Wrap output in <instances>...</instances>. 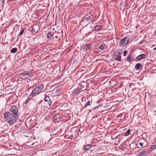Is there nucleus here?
Instances as JSON below:
<instances>
[{
    "mask_svg": "<svg viewBox=\"0 0 156 156\" xmlns=\"http://www.w3.org/2000/svg\"><path fill=\"white\" fill-rule=\"evenodd\" d=\"M9 113L5 112L3 114V116L5 119L7 120V123L9 126H11L14 124L16 122V120L18 117H14L12 115L8 114Z\"/></svg>",
    "mask_w": 156,
    "mask_h": 156,
    "instance_id": "obj_1",
    "label": "nucleus"
},
{
    "mask_svg": "<svg viewBox=\"0 0 156 156\" xmlns=\"http://www.w3.org/2000/svg\"><path fill=\"white\" fill-rule=\"evenodd\" d=\"M9 112H6L9 113V114L12 115L14 117H19V113L18 112V109L16 105L12 106L9 110Z\"/></svg>",
    "mask_w": 156,
    "mask_h": 156,
    "instance_id": "obj_2",
    "label": "nucleus"
},
{
    "mask_svg": "<svg viewBox=\"0 0 156 156\" xmlns=\"http://www.w3.org/2000/svg\"><path fill=\"white\" fill-rule=\"evenodd\" d=\"M44 85L43 84H40L36 87L33 91V94L37 95L42 91L44 88Z\"/></svg>",
    "mask_w": 156,
    "mask_h": 156,
    "instance_id": "obj_3",
    "label": "nucleus"
},
{
    "mask_svg": "<svg viewBox=\"0 0 156 156\" xmlns=\"http://www.w3.org/2000/svg\"><path fill=\"white\" fill-rule=\"evenodd\" d=\"M129 37L126 36L123 39H122L119 42L120 45L122 47L126 45L128 43L129 40Z\"/></svg>",
    "mask_w": 156,
    "mask_h": 156,
    "instance_id": "obj_4",
    "label": "nucleus"
},
{
    "mask_svg": "<svg viewBox=\"0 0 156 156\" xmlns=\"http://www.w3.org/2000/svg\"><path fill=\"white\" fill-rule=\"evenodd\" d=\"M91 16L87 17L86 16H85L82 19L81 22L84 24H86L88 23L89 20L91 19Z\"/></svg>",
    "mask_w": 156,
    "mask_h": 156,
    "instance_id": "obj_5",
    "label": "nucleus"
},
{
    "mask_svg": "<svg viewBox=\"0 0 156 156\" xmlns=\"http://www.w3.org/2000/svg\"><path fill=\"white\" fill-rule=\"evenodd\" d=\"M122 52L119 50H115L112 54V56L113 58H115L119 55H121Z\"/></svg>",
    "mask_w": 156,
    "mask_h": 156,
    "instance_id": "obj_6",
    "label": "nucleus"
},
{
    "mask_svg": "<svg viewBox=\"0 0 156 156\" xmlns=\"http://www.w3.org/2000/svg\"><path fill=\"white\" fill-rule=\"evenodd\" d=\"M44 100L45 101V104L47 106H50L51 104V101L49 97H46L44 98Z\"/></svg>",
    "mask_w": 156,
    "mask_h": 156,
    "instance_id": "obj_7",
    "label": "nucleus"
},
{
    "mask_svg": "<svg viewBox=\"0 0 156 156\" xmlns=\"http://www.w3.org/2000/svg\"><path fill=\"white\" fill-rule=\"evenodd\" d=\"M91 47V45L90 44H85L82 46L83 50L84 51H86L89 50Z\"/></svg>",
    "mask_w": 156,
    "mask_h": 156,
    "instance_id": "obj_8",
    "label": "nucleus"
},
{
    "mask_svg": "<svg viewBox=\"0 0 156 156\" xmlns=\"http://www.w3.org/2000/svg\"><path fill=\"white\" fill-rule=\"evenodd\" d=\"M146 57V55L142 54L139 55L136 58V59L137 60H140L141 59H144Z\"/></svg>",
    "mask_w": 156,
    "mask_h": 156,
    "instance_id": "obj_9",
    "label": "nucleus"
},
{
    "mask_svg": "<svg viewBox=\"0 0 156 156\" xmlns=\"http://www.w3.org/2000/svg\"><path fill=\"white\" fill-rule=\"evenodd\" d=\"M38 26L37 25H35L33 26L32 29V32H37L38 31Z\"/></svg>",
    "mask_w": 156,
    "mask_h": 156,
    "instance_id": "obj_10",
    "label": "nucleus"
},
{
    "mask_svg": "<svg viewBox=\"0 0 156 156\" xmlns=\"http://www.w3.org/2000/svg\"><path fill=\"white\" fill-rule=\"evenodd\" d=\"M80 90L79 89H77L73 91L72 92V95L75 96L78 95L80 93Z\"/></svg>",
    "mask_w": 156,
    "mask_h": 156,
    "instance_id": "obj_11",
    "label": "nucleus"
},
{
    "mask_svg": "<svg viewBox=\"0 0 156 156\" xmlns=\"http://www.w3.org/2000/svg\"><path fill=\"white\" fill-rule=\"evenodd\" d=\"M92 145L91 144H88L86 145L83 147V150L84 151H87L91 147Z\"/></svg>",
    "mask_w": 156,
    "mask_h": 156,
    "instance_id": "obj_12",
    "label": "nucleus"
},
{
    "mask_svg": "<svg viewBox=\"0 0 156 156\" xmlns=\"http://www.w3.org/2000/svg\"><path fill=\"white\" fill-rule=\"evenodd\" d=\"M35 96V94H33V92H32L31 94L29 95V97H28V98L26 100V101H29L33 97Z\"/></svg>",
    "mask_w": 156,
    "mask_h": 156,
    "instance_id": "obj_13",
    "label": "nucleus"
},
{
    "mask_svg": "<svg viewBox=\"0 0 156 156\" xmlns=\"http://www.w3.org/2000/svg\"><path fill=\"white\" fill-rule=\"evenodd\" d=\"M141 66V64L140 63H138L136 64L135 66L136 69L137 70H139Z\"/></svg>",
    "mask_w": 156,
    "mask_h": 156,
    "instance_id": "obj_14",
    "label": "nucleus"
},
{
    "mask_svg": "<svg viewBox=\"0 0 156 156\" xmlns=\"http://www.w3.org/2000/svg\"><path fill=\"white\" fill-rule=\"evenodd\" d=\"M146 153H147L146 151H142L140 152L139 153V156H141L144 155H145Z\"/></svg>",
    "mask_w": 156,
    "mask_h": 156,
    "instance_id": "obj_15",
    "label": "nucleus"
},
{
    "mask_svg": "<svg viewBox=\"0 0 156 156\" xmlns=\"http://www.w3.org/2000/svg\"><path fill=\"white\" fill-rule=\"evenodd\" d=\"M127 60L130 62H131L133 61V59H132L131 55H129L127 58Z\"/></svg>",
    "mask_w": 156,
    "mask_h": 156,
    "instance_id": "obj_16",
    "label": "nucleus"
},
{
    "mask_svg": "<svg viewBox=\"0 0 156 156\" xmlns=\"http://www.w3.org/2000/svg\"><path fill=\"white\" fill-rule=\"evenodd\" d=\"M59 115L58 114H56L53 117V119L55 120H57L58 119H59Z\"/></svg>",
    "mask_w": 156,
    "mask_h": 156,
    "instance_id": "obj_17",
    "label": "nucleus"
},
{
    "mask_svg": "<svg viewBox=\"0 0 156 156\" xmlns=\"http://www.w3.org/2000/svg\"><path fill=\"white\" fill-rule=\"evenodd\" d=\"M17 51V48H12L11 51L12 53H14L16 52Z\"/></svg>",
    "mask_w": 156,
    "mask_h": 156,
    "instance_id": "obj_18",
    "label": "nucleus"
},
{
    "mask_svg": "<svg viewBox=\"0 0 156 156\" xmlns=\"http://www.w3.org/2000/svg\"><path fill=\"white\" fill-rule=\"evenodd\" d=\"M90 105V101H88L86 104L84 105V106L83 108H84L87 107V106Z\"/></svg>",
    "mask_w": 156,
    "mask_h": 156,
    "instance_id": "obj_19",
    "label": "nucleus"
},
{
    "mask_svg": "<svg viewBox=\"0 0 156 156\" xmlns=\"http://www.w3.org/2000/svg\"><path fill=\"white\" fill-rule=\"evenodd\" d=\"M101 27L100 26L97 25L94 28V30H98L100 29Z\"/></svg>",
    "mask_w": 156,
    "mask_h": 156,
    "instance_id": "obj_20",
    "label": "nucleus"
},
{
    "mask_svg": "<svg viewBox=\"0 0 156 156\" xmlns=\"http://www.w3.org/2000/svg\"><path fill=\"white\" fill-rule=\"evenodd\" d=\"M52 34L51 32H49L47 34V37L48 39H51Z\"/></svg>",
    "mask_w": 156,
    "mask_h": 156,
    "instance_id": "obj_21",
    "label": "nucleus"
},
{
    "mask_svg": "<svg viewBox=\"0 0 156 156\" xmlns=\"http://www.w3.org/2000/svg\"><path fill=\"white\" fill-rule=\"evenodd\" d=\"M130 129H128L126 132L125 134V136H128L129 135V134H130Z\"/></svg>",
    "mask_w": 156,
    "mask_h": 156,
    "instance_id": "obj_22",
    "label": "nucleus"
},
{
    "mask_svg": "<svg viewBox=\"0 0 156 156\" xmlns=\"http://www.w3.org/2000/svg\"><path fill=\"white\" fill-rule=\"evenodd\" d=\"M155 149H156V145H153L151 146V151H152Z\"/></svg>",
    "mask_w": 156,
    "mask_h": 156,
    "instance_id": "obj_23",
    "label": "nucleus"
},
{
    "mask_svg": "<svg viewBox=\"0 0 156 156\" xmlns=\"http://www.w3.org/2000/svg\"><path fill=\"white\" fill-rule=\"evenodd\" d=\"M24 32V29L23 28L21 30V32L19 33L18 36H22L23 35Z\"/></svg>",
    "mask_w": 156,
    "mask_h": 156,
    "instance_id": "obj_24",
    "label": "nucleus"
},
{
    "mask_svg": "<svg viewBox=\"0 0 156 156\" xmlns=\"http://www.w3.org/2000/svg\"><path fill=\"white\" fill-rule=\"evenodd\" d=\"M121 55H119V56H117V57L115 58V60L118 61H120L121 59Z\"/></svg>",
    "mask_w": 156,
    "mask_h": 156,
    "instance_id": "obj_25",
    "label": "nucleus"
},
{
    "mask_svg": "<svg viewBox=\"0 0 156 156\" xmlns=\"http://www.w3.org/2000/svg\"><path fill=\"white\" fill-rule=\"evenodd\" d=\"M33 74L31 73H27V76L30 77H32L33 76Z\"/></svg>",
    "mask_w": 156,
    "mask_h": 156,
    "instance_id": "obj_26",
    "label": "nucleus"
},
{
    "mask_svg": "<svg viewBox=\"0 0 156 156\" xmlns=\"http://www.w3.org/2000/svg\"><path fill=\"white\" fill-rule=\"evenodd\" d=\"M152 69L153 70V72L154 73H156V67L153 66L152 68Z\"/></svg>",
    "mask_w": 156,
    "mask_h": 156,
    "instance_id": "obj_27",
    "label": "nucleus"
},
{
    "mask_svg": "<svg viewBox=\"0 0 156 156\" xmlns=\"http://www.w3.org/2000/svg\"><path fill=\"white\" fill-rule=\"evenodd\" d=\"M118 136L119 135H117L115 137L113 136H112V139L113 140H115L118 138Z\"/></svg>",
    "mask_w": 156,
    "mask_h": 156,
    "instance_id": "obj_28",
    "label": "nucleus"
},
{
    "mask_svg": "<svg viewBox=\"0 0 156 156\" xmlns=\"http://www.w3.org/2000/svg\"><path fill=\"white\" fill-rule=\"evenodd\" d=\"M20 75L21 76H27V73H21Z\"/></svg>",
    "mask_w": 156,
    "mask_h": 156,
    "instance_id": "obj_29",
    "label": "nucleus"
},
{
    "mask_svg": "<svg viewBox=\"0 0 156 156\" xmlns=\"http://www.w3.org/2000/svg\"><path fill=\"white\" fill-rule=\"evenodd\" d=\"M127 53V51L126 50H125L123 53V55L124 56H125L126 55Z\"/></svg>",
    "mask_w": 156,
    "mask_h": 156,
    "instance_id": "obj_30",
    "label": "nucleus"
},
{
    "mask_svg": "<svg viewBox=\"0 0 156 156\" xmlns=\"http://www.w3.org/2000/svg\"><path fill=\"white\" fill-rule=\"evenodd\" d=\"M104 46L103 45H101L99 46V48L100 50H103Z\"/></svg>",
    "mask_w": 156,
    "mask_h": 156,
    "instance_id": "obj_31",
    "label": "nucleus"
},
{
    "mask_svg": "<svg viewBox=\"0 0 156 156\" xmlns=\"http://www.w3.org/2000/svg\"><path fill=\"white\" fill-rule=\"evenodd\" d=\"M146 41V40H143L142 41H141L139 44V45H140L144 43Z\"/></svg>",
    "mask_w": 156,
    "mask_h": 156,
    "instance_id": "obj_32",
    "label": "nucleus"
},
{
    "mask_svg": "<svg viewBox=\"0 0 156 156\" xmlns=\"http://www.w3.org/2000/svg\"><path fill=\"white\" fill-rule=\"evenodd\" d=\"M80 89H82L84 87V86L83 85H81L80 86Z\"/></svg>",
    "mask_w": 156,
    "mask_h": 156,
    "instance_id": "obj_33",
    "label": "nucleus"
},
{
    "mask_svg": "<svg viewBox=\"0 0 156 156\" xmlns=\"http://www.w3.org/2000/svg\"><path fill=\"white\" fill-rule=\"evenodd\" d=\"M139 144L140 146H143V144L141 142H140L139 143Z\"/></svg>",
    "mask_w": 156,
    "mask_h": 156,
    "instance_id": "obj_34",
    "label": "nucleus"
},
{
    "mask_svg": "<svg viewBox=\"0 0 156 156\" xmlns=\"http://www.w3.org/2000/svg\"><path fill=\"white\" fill-rule=\"evenodd\" d=\"M42 101H40V103H41Z\"/></svg>",
    "mask_w": 156,
    "mask_h": 156,
    "instance_id": "obj_35",
    "label": "nucleus"
},
{
    "mask_svg": "<svg viewBox=\"0 0 156 156\" xmlns=\"http://www.w3.org/2000/svg\"><path fill=\"white\" fill-rule=\"evenodd\" d=\"M90 23H88L86 25V26H87L88 24H89Z\"/></svg>",
    "mask_w": 156,
    "mask_h": 156,
    "instance_id": "obj_36",
    "label": "nucleus"
}]
</instances>
